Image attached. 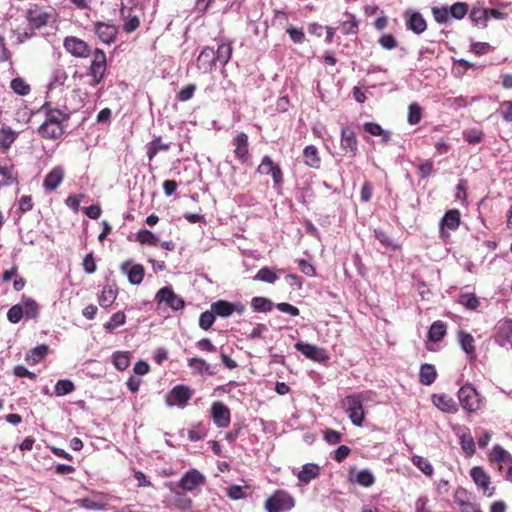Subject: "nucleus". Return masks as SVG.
I'll return each mask as SVG.
<instances>
[{
    "label": "nucleus",
    "mask_w": 512,
    "mask_h": 512,
    "mask_svg": "<svg viewBox=\"0 0 512 512\" xmlns=\"http://www.w3.org/2000/svg\"><path fill=\"white\" fill-rule=\"evenodd\" d=\"M188 366L194 370L196 374L212 375L214 371L211 366L202 358L193 357L188 360Z\"/></svg>",
    "instance_id": "obj_29"
},
{
    "label": "nucleus",
    "mask_w": 512,
    "mask_h": 512,
    "mask_svg": "<svg viewBox=\"0 0 512 512\" xmlns=\"http://www.w3.org/2000/svg\"><path fill=\"white\" fill-rule=\"evenodd\" d=\"M64 179V169L61 166H55L44 178L43 187L46 190L54 191Z\"/></svg>",
    "instance_id": "obj_22"
},
{
    "label": "nucleus",
    "mask_w": 512,
    "mask_h": 512,
    "mask_svg": "<svg viewBox=\"0 0 512 512\" xmlns=\"http://www.w3.org/2000/svg\"><path fill=\"white\" fill-rule=\"evenodd\" d=\"M215 316L216 315L212 310L201 313L199 317V326L204 330L209 329L215 321Z\"/></svg>",
    "instance_id": "obj_56"
},
{
    "label": "nucleus",
    "mask_w": 512,
    "mask_h": 512,
    "mask_svg": "<svg viewBox=\"0 0 512 512\" xmlns=\"http://www.w3.org/2000/svg\"><path fill=\"white\" fill-rule=\"evenodd\" d=\"M69 119V115L59 109H50L46 113V120L50 123L61 124Z\"/></svg>",
    "instance_id": "obj_49"
},
{
    "label": "nucleus",
    "mask_w": 512,
    "mask_h": 512,
    "mask_svg": "<svg viewBox=\"0 0 512 512\" xmlns=\"http://www.w3.org/2000/svg\"><path fill=\"white\" fill-rule=\"evenodd\" d=\"M277 279H278L277 274L268 267L261 268L257 272V274L254 276V280H258V281H262V282H266V283H270V284L277 281Z\"/></svg>",
    "instance_id": "obj_45"
},
{
    "label": "nucleus",
    "mask_w": 512,
    "mask_h": 512,
    "mask_svg": "<svg viewBox=\"0 0 512 512\" xmlns=\"http://www.w3.org/2000/svg\"><path fill=\"white\" fill-rule=\"evenodd\" d=\"M48 351H49L48 345L40 344V345L34 347L30 351V354L28 355V358L30 360H32L33 363H38L39 361H41L48 354Z\"/></svg>",
    "instance_id": "obj_51"
},
{
    "label": "nucleus",
    "mask_w": 512,
    "mask_h": 512,
    "mask_svg": "<svg viewBox=\"0 0 512 512\" xmlns=\"http://www.w3.org/2000/svg\"><path fill=\"white\" fill-rule=\"evenodd\" d=\"M295 348L305 357L313 361L324 363L329 360V356L327 355L326 351L318 346L305 342H297L295 344Z\"/></svg>",
    "instance_id": "obj_9"
},
{
    "label": "nucleus",
    "mask_w": 512,
    "mask_h": 512,
    "mask_svg": "<svg viewBox=\"0 0 512 512\" xmlns=\"http://www.w3.org/2000/svg\"><path fill=\"white\" fill-rule=\"evenodd\" d=\"M412 463L425 475L431 476L433 474V467L430 461L422 456L414 455Z\"/></svg>",
    "instance_id": "obj_42"
},
{
    "label": "nucleus",
    "mask_w": 512,
    "mask_h": 512,
    "mask_svg": "<svg viewBox=\"0 0 512 512\" xmlns=\"http://www.w3.org/2000/svg\"><path fill=\"white\" fill-rule=\"evenodd\" d=\"M422 118V108L417 103H411L408 108V122L418 124Z\"/></svg>",
    "instance_id": "obj_53"
},
{
    "label": "nucleus",
    "mask_w": 512,
    "mask_h": 512,
    "mask_svg": "<svg viewBox=\"0 0 512 512\" xmlns=\"http://www.w3.org/2000/svg\"><path fill=\"white\" fill-rule=\"evenodd\" d=\"M470 476L478 488L482 489L484 494L489 497L493 495L495 488L490 486L491 478L482 467H473L470 470Z\"/></svg>",
    "instance_id": "obj_13"
},
{
    "label": "nucleus",
    "mask_w": 512,
    "mask_h": 512,
    "mask_svg": "<svg viewBox=\"0 0 512 512\" xmlns=\"http://www.w3.org/2000/svg\"><path fill=\"white\" fill-rule=\"evenodd\" d=\"M365 396L363 393L352 394L345 397L343 400V406L351 422L360 427L365 418V412L363 408V402Z\"/></svg>",
    "instance_id": "obj_1"
},
{
    "label": "nucleus",
    "mask_w": 512,
    "mask_h": 512,
    "mask_svg": "<svg viewBox=\"0 0 512 512\" xmlns=\"http://www.w3.org/2000/svg\"><path fill=\"white\" fill-rule=\"evenodd\" d=\"M379 44L387 50H391L397 46V41L395 37L391 34H383L379 38Z\"/></svg>",
    "instance_id": "obj_64"
},
{
    "label": "nucleus",
    "mask_w": 512,
    "mask_h": 512,
    "mask_svg": "<svg viewBox=\"0 0 512 512\" xmlns=\"http://www.w3.org/2000/svg\"><path fill=\"white\" fill-rule=\"evenodd\" d=\"M468 9H469V6L467 3H464V2H457V3H454L451 7H450V15L457 19V20H460L462 18L465 17V15L467 14L468 12Z\"/></svg>",
    "instance_id": "obj_52"
},
{
    "label": "nucleus",
    "mask_w": 512,
    "mask_h": 512,
    "mask_svg": "<svg viewBox=\"0 0 512 512\" xmlns=\"http://www.w3.org/2000/svg\"><path fill=\"white\" fill-rule=\"evenodd\" d=\"M136 240L150 246H157L160 242L159 238L148 229H140L136 233Z\"/></svg>",
    "instance_id": "obj_37"
},
{
    "label": "nucleus",
    "mask_w": 512,
    "mask_h": 512,
    "mask_svg": "<svg viewBox=\"0 0 512 512\" xmlns=\"http://www.w3.org/2000/svg\"><path fill=\"white\" fill-rule=\"evenodd\" d=\"M340 148L345 156L354 158L358 154V140L355 132L349 126H344L341 129Z\"/></svg>",
    "instance_id": "obj_6"
},
{
    "label": "nucleus",
    "mask_w": 512,
    "mask_h": 512,
    "mask_svg": "<svg viewBox=\"0 0 512 512\" xmlns=\"http://www.w3.org/2000/svg\"><path fill=\"white\" fill-rule=\"evenodd\" d=\"M483 132L476 129H471L464 132V139L470 144L479 143L483 139Z\"/></svg>",
    "instance_id": "obj_60"
},
{
    "label": "nucleus",
    "mask_w": 512,
    "mask_h": 512,
    "mask_svg": "<svg viewBox=\"0 0 512 512\" xmlns=\"http://www.w3.org/2000/svg\"><path fill=\"white\" fill-rule=\"evenodd\" d=\"M433 404L443 412L456 413L458 411L457 403L447 394L433 395Z\"/></svg>",
    "instance_id": "obj_23"
},
{
    "label": "nucleus",
    "mask_w": 512,
    "mask_h": 512,
    "mask_svg": "<svg viewBox=\"0 0 512 512\" xmlns=\"http://www.w3.org/2000/svg\"><path fill=\"white\" fill-rule=\"evenodd\" d=\"M235 157L245 163L249 158L248 135L244 132L239 133L232 141Z\"/></svg>",
    "instance_id": "obj_18"
},
{
    "label": "nucleus",
    "mask_w": 512,
    "mask_h": 512,
    "mask_svg": "<svg viewBox=\"0 0 512 512\" xmlns=\"http://www.w3.org/2000/svg\"><path fill=\"white\" fill-rule=\"evenodd\" d=\"M211 309L215 315L220 317H229L234 312L240 315L245 312V306L241 302L231 303L225 300L212 303Z\"/></svg>",
    "instance_id": "obj_11"
},
{
    "label": "nucleus",
    "mask_w": 512,
    "mask_h": 512,
    "mask_svg": "<svg viewBox=\"0 0 512 512\" xmlns=\"http://www.w3.org/2000/svg\"><path fill=\"white\" fill-rule=\"evenodd\" d=\"M496 342L505 346L512 339V319H504L497 325Z\"/></svg>",
    "instance_id": "obj_21"
},
{
    "label": "nucleus",
    "mask_w": 512,
    "mask_h": 512,
    "mask_svg": "<svg viewBox=\"0 0 512 512\" xmlns=\"http://www.w3.org/2000/svg\"><path fill=\"white\" fill-rule=\"evenodd\" d=\"M304 162L311 168H319L320 157L318 149L314 145H308L303 150Z\"/></svg>",
    "instance_id": "obj_28"
},
{
    "label": "nucleus",
    "mask_w": 512,
    "mask_h": 512,
    "mask_svg": "<svg viewBox=\"0 0 512 512\" xmlns=\"http://www.w3.org/2000/svg\"><path fill=\"white\" fill-rule=\"evenodd\" d=\"M460 225V212L456 209L449 210L441 220V228L447 227L450 230H456Z\"/></svg>",
    "instance_id": "obj_30"
},
{
    "label": "nucleus",
    "mask_w": 512,
    "mask_h": 512,
    "mask_svg": "<svg viewBox=\"0 0 512 512\" xmlns=\"http://www.w3.org/2000/svg\"><path fill=\"white\" fill-rule=\"evenodd\" d=\"M171 144L170 143H162L161 138L157 137L154 138L149 144H148V150H147V157L151 161L159 151H167L170 149Z\"/></svg>",
    "instance_id": "obj_35"
},
{
    "label": "nucleus",
    "mask_w": 512,
    "mask_h": 512,
    "mask_svg": "<svg viewBox=\"0 0 512 512\" xmlns=\"http://www.w3.org/2000/svg\"><path fill=\"white\" fill-rule=\"evenodd\" d=\"M117 297V289L112 286H105L101 295L99 296V304L102 307H109L115 301Z\"/></svg>",
    "instance_id": "obj_38"
},
{
    "label": "nucleus",
    "mask_w": 512,
    "mask_h": 512,
    "mask_svg": "<svg viewBox=\"0 0 512 512\" xmlns=\"http://www.w3.org/2000/svg\"><path fill=\"white\" fill-rule=\"evenodd\" d=\"M364 130L373 136H382V143H387L390 139V133L385 131L379 124L374 122H366Z\"/></svg>",
    "instance_id": "obj_36"
},
{
    "label": "nucleus",
    "mask_w": 512,
    "mask_h": 512,
    "mask_svg": "<svg viewBox=\"0 0 512 512\" xmlns=\"http://www.w3.org/2000/svg\"><path fill=\"white\" fill-rule=\"evenodd\" d=\"M294 507L293 497L286 491L277 490L265 502L267 512H287Z\"/></svg>",
    "instance_id": "obj_2"
},
{
    "label": "nucleus",
    "mask_w": 512,
    "mask_h": 512,
    "mask_svg": "<svg viewBox=\"0 0 512 512\" xmlns=\"http://www.w3.org/2000/svg\"><path fill=\"white\" fill-rule=\"evenodd\" d=\"M232 50L233 49L231 44H219L217 47V51L215 52L216 62H218L222 66H225L230 61Z\"/></svg>",
    "instance_id": "obj_32"
},
{
    "label": "nucleus",
    "mask_w": 512,
    "mask_h": 512,
    "mask_svg": "<svg viewBox=\"0 0 512 512\" xmlns=\"http://www.w3.org/2000/svg\"><path fill=\"white\" fill-rule=\"evenodd\" d=\"M10 87L13 90L14 93L20 95V96H26L30 93V86L27 84L24 79L20 77H16L12 79L10 83Z\"/></svg>",
    "instance_id": "obj_43"
},
{
    "label": "nucleus",
    "mask_w": 512,
    "mask_h": 512,
    "mask_svg": "<svg viewBox=\"0 0 512 512\" xmlns=\"http://www.w3.org/2000/svg\"><path fill=\"white\" fill-rule=\"evenodd\" d=\"M320 474V467L314 463H307L303 465L299 471L297 477L298 480L303 484L307 485L311 480L317 478Z\"/></svg>",
    "instance_id": "obj_25"
},
{
    "label": "nucleus",
    "mask_w": 512,
    "mask_h": 512,
    "mask_svg": "<svg viewBox=\"0 0 512 512\" xmlns=\"http://www.w3.org/2000/svg\"><path fill=\"white\" fill-rule=\"evenodd\" d=\"M205 483V477L196 469H190L180 479L178 488L184 491H193Z\"/></svg>",
    "instance_id": "obj_15"
},
{
    "label": "nucleus",
    "mask_w": 512,
    "mask_h": 512,
    "mask_svg": "<svg viewBox=\"0 0 512 512\" xmlns=\"http://www.w3.org/2000/svg\"><path fill=\"white\" fill-rule=\"evenodd\" d=\"M348 479L351 483H356L365 488L371 487L375 483V476L368 469L356 471L355 468H351L348 473Z\"/></svg>",
    "instance_id": "obj_16"
},
{
    "label": "nucleus",
    "mask_w": 512,
    "mask_h": 512,
    "mask_svg": "<svg viewBox=\"0 0 512 512\" xmlns=\"http://www.w3.org/2000/svg\"><path fill=\"white\" fill-rule=\"evenodd\" d=\"M120 270L132 285H139L143 281L145 270L141 264H133L131 260H126L121 264Z\"/></svg>",
    "instance_id": "obj_14"
},
{
    "label": "nucleus",
    "mask_w": 512,
    "mask_h": 512,
    "mask_svg": "<svg viewBox=\"0 0 512 512\" xmlns=\"http://www.w3.org/2000/svg\"><path fill=\"white\" fill-rule=\"evenodd\" d=\"M458 399L463 409L468 412H475L480 407L479 394L471 384H466L459 389Z\"/></svg>",
    "instance_id": "obj_4"
},
{
    "label": "nucleus",
    "mask_w": 512,
    "mask_h": 512,
    "mask_svg": "<svg viewBox=\"0 0 512 512\" xmlns=\"http://www.w3.org/2000/svg\"><path fill=\"white\" fill-rule=\"evenodd\" d=\"M491 464L498 465V470H502L503 464H512V455L502 446L495 445L489 454Z\"/></svg>",
    "instance_id": "obj_20"
},
{
    "label": "nucleus",
    "mask_w": 512,
    "mask_h": 512,
    "mask_svg": "<svg viewBox=\"0 0 512 512\" xmlns=\"http://www.w3.org/2000/svg\"><path fill=\"white\" fill-rule=\"evenodd\" d=\"M94 26L95 33L102 43L111 44L115 41L118 33V29L115 25L97 22Z\"/></svg>",
    "instance_id": "obj_17"
},
{
    "label": "nucleus",
    "mask_w": 512,
    "mask_h": 512,
    "mask_svg": "<svg viewBox=\"0 0 512 512\" xmlns=\"http://www.w3.org/2000/svg\"><path fill=\"white\" fill-rule=\"evenodd\" d=\"M195 90L196 86L189 84L178 92L177 99L182 102L188 101L193 97Z\"/></svg>",
    "instance_id": "obj_61"
},
{
    "label": "nucleus",
    "mask_w": 512,
    "mask_h": 512,
    "mask_svg": "<svg viewBox=\"0 0 512 512\" xmlns=\"http://www.w3.org/2000/svg\"><path fill=\"white\" fill-rule=\"evenodd\" d=\"M39 134L46 139L56 140L64 134V128L61 124L50 123L45 121L39 127Z\"/></svg>",
    "instance_id": "obj_24"
},
{
    "label": "nucleus",
    "mask_w": 512,
    "mask_h": 512,
    "mask_svg": "<svg viewBox=\"0 0 512 512\" xmlns=\"http://www.w3.org/2000/svg\"><path fill=\"white\" fill-rule=\"evenodd\" d=\"M113 363L115 367L123 371L128 368L130 364V355L128 352H115L113 354Z\"/></svg>",
    "instance_id": "obj_47"
},
{
    "label": "nucleus",
    "mask_w": 512,
    "mask_h": 512,
    "mask_svg": "<svg viewBox=\"0 0 512 512\" xmlns=\"http://www.w3.org/2000/svg\"><path fill=\"white\" fill-rule=\"evenodd\" d=\"M358 29V21L352 14H349V18L341 24V31L345 35H356Z\"/></svg>",
    "instance_id": "obj_46"
},
{
    "label": "nucleus",
    "mask_w": 512,
    "mask_h": 512,
    "mask_svg": "<svg viewBox=\"0 0 512 512\" xmlns=\"http://www.w3.org/2000/svg\"><path fill=\"white\" fill-rule=\"evenodd\" d=\"M420 382L423 385H431L437 376L436 369L432 364H423L420 368Z\"/></svg>",
    "instance_id": "obj_33"
},
{
    "label": "nucleus",
    "mask_w": 512,
    "mask_h": 512,
    "mask_svg": "<svg viewBox=\"0 0 512 512\" xmlns=\"http://www.w3.org/2000/svg\"><path fill=\"white\" fill-rule=\"evenodd\" d=\"M65 50L76 58H87L91 55V47L82 39L69 36L64 39Z\"/></svg>",
    "instance_id": "obj_7"
},
{
    "label": "nucleus",
    "mask_w": 512,
    "mask_h": 512,
    "mask_svg": "<svg viewBox=\"0 0 512 512\" xmlns=\"http://www.w3.org/2000/svg\"><path fill=\"white\" fill-rule=\"evenodd\" d=\"M459 343L463 351L467 354H473L475 352L474 338L471 334L460 331L458 334Z\"/></svg>",
    "instance_id": "obj_41"
},
{
    "label": "nucleus",
    "mask_w": 512,
    "mask_h": 512,
    "mask_svg": "<svg viewBox=\"0 0 512 512\" xmlns=\"http://www.w3.org/2000/svg\"><path fill=\"white\" fill-rule=\"evenodd\" d=\"M458 302L470 310H475L480 304L478 298L474 294H461Z\"/></svg>",
    "instance_id": "obj_54"
},
{
    "label": "nucleus",
    "mask_w": 512,
    "mask_h": 512,
    "mask_svg": "<svg viewBox=\"0 0 512 512\" xmlns=\"http://www.w3.org/2000/svg\"><path fill=\"white\" fill-rule=\"evenodd\" d=\"M51 17V9H46L39 5L31 6L26 12V19L32 29H37L47 25Z\"/></svg>",
    "instance_id": "obj_5"
},
{
    "label": "nucleus",
    "mask_w": 512,
    "mask_h": 512,
    "mask_svg": "<svg viewBox=\"0 0 512 512\" xmlns=\"http://www.w3.org/2000/svg\"><path fill=\"white\" fill-rule=\"evenodd\" d=\"M215 51L213 48L205 47L197 58V65L204 73L211 72L216 66Z\"/></svg>",
    "instance_id": "obj_19"
},
{
    "label": "nucleus",
    "mask_w": 512,
    "mask_h": 512,
    "mask_svg": "<svg viewBox=\"0 0 512 512\" xmlns=\"http://www.w3.org/2000/svg\"><path fill=\"white\" fill-rule=\"evenodd\" d=\"M462 449L469 455L475 453V443L471 436L463 435L460 439Z\"/></svg>",
    "instance_id": "obj_62"
},
{
    "label": "nucleus",
    "mask_w": 512,
    "mask_h": 512,
    "mask_svg": "<svg viewBox=\"0 0 512 512\" xmlns=\"http://www.w3.org/2000/svg\"><path fill=\"white\" fill-rule=\"evenodd\" d=\"M432 13L438 23H446L449 19L450 10L447 7H433Z\"/></svg>",
    "instance_id": "obj_57"
},
{
    "label": "nucleus",
    "mask_w": 512,
    "mask_h": 512,
    "mask_svg": "<svg viewBox=\"0 0 512 512\" xmlns=\"http://www.w3.org/2000/svg\"><path fill=\"white\" fill-rule=\"evenodd\" d=\"M126 321V316L124 314V312H116L114 313L111 318H110V321L107 322L106 324H104V328L106 331H113L115 328L123 325Z\"/></svg>",
    "instance_id": "obj_50"
},
{
    "label": "nucleus",
    "mask_w": 512,
    "mask_h": 512,
    "mask_svg": "<svg viewBox=\"0 0 512 512\" xmlns=\"http://www.w3.org/2000/svg\"><path fill=\"white\" fill-rule=\"evenodd\" d=\"M193 395L192 390L184 385L175 386L166 398L168 406L184 407Z\"/></svg>",
    "instance_id": "obj_8"
},
{
    "label": "nucleus",
    "mask_w": 512,
    "mask_h": 512,
    "mask_svg": "<svg viewBox=\"0 0 512 512\" xmlns=\"http://www.w3.org/2000/svg\"><path fill=\"white\" fill-rule=\"evenodd\" d=\"M82 266L87 274H93L96 271V261L92 252L85 255Z\"/></svg>",
    "instance_id": "obj_58"
},
{
    "label": "nucleus",
    "mask_w": 512,
    "mask_h": 512,
    "mask_svg": "<svg viewBox=\"0 0 512 512\" xmlns=\"http://www.w3.org/2000/svg\"><path fill=\"white\" fill-rule=\"evenodd\" d=\"M211 417L218 428H226L231 421L230 409L222 402L216 401L211 405Z\"/></svg>",
    "instance_id": "obj_10"
},
{
    "label": "nucleus",
    "mask_w": 512,
    "mask_h": 512,
    "mask_svg": "<svg viewBox=\"0 0 512 512\" xmlns=\"http://www.w3.org/2000/svg\"><path fill=\"white\" fill-rule=\"evenodd\" d=\"M275 166L276 164H274L269 156H264L257 170L260 174L269 175Z\"/></svg>",
    "instance_id": "obj_63"
},
{
    "label": "nucleus",
    "mask_w": 512,
    "mask_h": 512,
    "mask_svg": "<svg viewBox=\"0 0 512 512\" xmlns=\"http://www.w3.org/2000/svg\"><path fill=\"white\" fill-rule=\"evenodd\" d=\"M18 137V132L8 126L0 128V149L7 150Z\"/></svg>",
    "instance_id": "obj_26"
},
{
    "label": "nucleus",
    "mask_w": 512,
    "mask_h": 512,
    "mask_svg": "<svg viewBox=\"0 0 512 512\" xmlns=\"http://www.w3.org/2000/svg\"><path fill=\"white\" fill-rule=\"evenodd\" d=\"M156 300L158 302H164L171 309L178 311L185 305L184 300L176 295L171 287H163L156 294Z\"/></svg>",
    "instance_id": "obj_12"
},
{
    "label": "nucleus",
    "mask_w": 512,
    "mask_h": 512,
    "mask_svg": "<svg viewBox=\"0 0 512 512\" xmlns=\"http://www.w3.org/2000/svg\"><path fill=\"white\" fill-rule=\"evenodd\" d=\"M107 68L106 55L103 50L95 49L93 59L88 70V74L92 77L91 86L98 85L104 78Z\"/></svg>",
    "instance_id": "obj_3"
},
{
    "label": "nucleus",
    "mask_w": 512,
    "mask_h": 512,
    "mask_svg": "<svg viewBox=\"0 0 512 512\" xmlns=\"http://www.w3.org/2000/svg\"><path fill=\"white\" fill-rule=\"evenodd\" d=\"M227 495L232 500H239L246 496V491L242 486L232 485L227 488Z\"/></svg>",
    "instance_id": "obj_59"
},
{
    "label": "nucleus",
    "mask_w": 512,
    "mask_h": 512,
    "mask_svg": "<svg viewBox=\"0 0 512 512\" xmlns=\"http://www.w3.org/2000/svg\"><path fill=\"white\" fill-rule=\"evenodd\" d=\"M23 314L26 318L35 319L39 315V305L35 300L28 297H23L22 303Z\"/></svg>",
    "instance_id": "obj_31"
},
{
    "label": "nucleus",
    "mask_w": 512,
    "mask_h": 512,
    "mask_svg": "<svg viewBox=\"0 0 512 512\" xmlns=\"http://www.w3.org/2000/svg\"><path fill=\"white\" fill-rule=\"evenodd\" d=\"M173 493V504L179 509H189L192 505V500L188 498L184 493L180 492L175 488H171Z\"/></svg>",
    "instance_id": "obj_40"
},
{
    "label": "nucleus",
    "mask_w": 512,
    "mask_h": 512,
    "mask_svg": "<svg viewBox=\"0 0 512 512\" xmlns=\"http://www.w3.org/2000/svg\"><path fill=\"white\" fill-rule=\"evenodd\" d=\"M446 334V325L442 321H435L429 328L428 338L433 342H439Z\"/></svg>",
    "instance_id": "obj_34"
},
{
    "label": "nucleus",
    "mask_w": 512,
    "mask_h": 512,
    "mask_svg": "<svg viewBox=\"0 0 512 512\" xmlns=\"http://www.w3.org/2000/svg\"><path fill=\"white\" fill-rule=\"evenodd\" d=\"M470 19L476 25L486 26L488 20L487 8H473L470 12Z\"/></svg>",
    "instance_id": "obj_48"
},
{
    "label": "nucleus",
    "mask_w": 512,
    "mask_h": 512,
    "mask_svg": "<svg viewBox=\"0 0 512 512\" xmlns=\"http://www.w3.org/2000/svg\"><path fill=\"white\" fill-rule=\"evenodd\" d=\"M251 307L257 312L266 313L272 310L273 302L266 297L257 296L252 298Z\"/></svg>",
    "instance_id": "obj_39"
},
{
    "label": "nucleus",
    "mask_w": 512,
    "mask_h": 512,
    "mask_svg": "<svg viewBox=\"0 0 512 512\" xmlns=\"http://www.w3.org/2000/svg\"><path fill=\"white\" fill-rule=\"evenodd\" d=\"M74 389L75 386L73 382L68 379L58 380L54 387V391L57 396L70 394Z\"/></svg>",
    "instance_id": "obj_44"
},
{
    "label": "nucleus",
    "mask_w": 512,
    "mask_h": 512,
    "mask_svg": "<svg viewBox=\"0 0 512 512\" xmlns=\"http://www.w3.org/2000/svg\"><path fill=\"white\" fill-rule=\"evenodd\" d=\"M23 317L25 316L21 304L13 305L7 312V319L13 324L20 322Z\"/></svg>",
    "instance_id": "obj_55"
},
{
    "label": "nucleus",
    "mask_w": 512,
    "mask_h": 512,
    "mask_svg": "<svg viewBox=\"0 0 512 512\" xmlns=\"http://www.w3.org/2000/svg\"><path fill=\"white\" fill-rule=\"evenodd\" d=\"M407 27L414 33L420 34L426 30L427 24L425 19L419 12H413L410 14L407 20Z\"/></svg>",
    "instance_id": "obj_27"
}]
</instances>
